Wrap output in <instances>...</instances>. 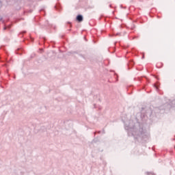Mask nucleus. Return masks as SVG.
Wrapping results in <instances>:
<instances>
[{
  "mask_svg": "<svg viewBox=\"0 0 175 175\" xmlns=\"http://www.w3.org/2000/svg\"><path fill=\"white\" fill-rule=\"evenodd\" d=\"M55 9H57V5L55 6Z\"/></svg>",
  "mask_w": 175,
  "mask_h": 175,
  "instance_id": "nucleus-8",
  "label": "nucleus"
},
{
  "mask_svg": "<svg viewBox=\"0 0 175 175\" xmlns=\"http://www.w3.org/2000/svg\"><path fill=\"white\" fill-rule=\"evenodd\" d=\"M125 129L127 131L129 136H133L134 139L136 140L139 139L144 140L148 137V133L143 129H140L139 131H137L136 128H135V126H133V121L132 120L129 121V125L126 126V124H125Z\"/></svg>",
  "mask_w": 175,
  "mask_h": 175,
  "instance_id": "nucleus-1",
  "label": "nucleus"
},
{
  "mask_svg": "<svg viewBox=\"0 0 175 175\" xmlns=\"http://www.w3.org/2000/svg\"><path fill=\"white\" fill-rule=\"evenodd\" d=\"M77 21H78L79 23H81V21H83V16L82 15L77 16Z\"/></svg>",
  "mask_w": 175,
  "mask_h": 175,
  "instance_id": "nucleus-2",
  "label": "nucleus"
},
{
  "mask_svg": "<svg viewBox=\"0 0 175 175\" xmlns=\"http://www.w3.org/2000/svg\"><path fill=\"white\" fill-rule=\"evenodd\" d=\"M22 53H23V49H18L16 51V54H18L19 55H21Z\"/></svg>",
  "mask_w": 175,
  "mask_h": 175,
  "instance_id": "nucleus-3",
  "label": "nucleus"
},
{
  "mask_svg": "<svg viewBox=\"0 0 175 175\" xmlns=\"http://www.w3.org/2000/svg\"><path fill=\"white\" fill-rule=\"evenodd\" d=\"M2 20H3V18L0 17V21H2Z\"/></svg>",
  "mask_w": 175,
  "mask_h": 175,
  "instance_id": "nucleus-7",
  "label": "nucleus"
},
{
  "mask_svg": "<svg viewBox=\"0 0 175 175\" xmlns=\"http://www.w3.org/2000/svg\"><path fill=\"white\" fill-rule=\"evenodd\" d=\"M131 29H133V27H132Z\"/></svg>",
  "mask_w": 175,
  "mask_h": 175,
  "instance_id": "nucleus-9",
  "label": "nucleus"
},
{
  "mask_svg": "<svg viewBox=\"0 0 175 175\" xmlns=\"http://www.w3.org/2000/svg\"><path fill=\"white\" fill-rule=\"evenodd\" d=\"M154 87H155L156 90H158V86L157 85H154Z\"/></svg>",
  "mask_w": 175,
  "mask_h": 175,
  "instance_id": "nucleus-5",
  "label": "nucleus"
},
{
  "mask_svg": "<svg viewBox=\"0 0 175 175\" xmlns=\"http://www.w3.org/2000/svg\"><path fill=\"white\" fill-rule=\"evenodd\" d=\"M132 65H133V62L132 63Z\"/></svg>",
  "mask_w": 175,
  "mask_h": 175,
  "instance_id": "nucleus-10",
  "label": "nucleus"
},
{
  "mask_svg": "<svg viewBox=\"0 0 175 175\" xmlns=\"http://www.w3.org/2000/svg\"><path fill=\"white\" fill-rule=\"evenodd\" d=\"M11 27H12L11 25H8V26H7V27H3V29H4V30L8 29H10V28H11Z\"/></svg>",
  "mask_w": 175,
  "mask_h": 175,
  "instance_id": "nucleus-4",
  "label": "nucleus"
},
{
  "mask_svg": "<svg viewBox=\"0 0 175 175\" xmlns=\"http://www.w3.org/2000/svg\"><path fill=\"white\" fill-rule=\"evenodd\" d=\"M118 35H120V33H116V36H118Z\"/></svg>",
  "mask_w": 175,
  "mask_h": 175,
  "instance_id": "nucleus-6",
  "label": "nucleus"
}]
</instances>
